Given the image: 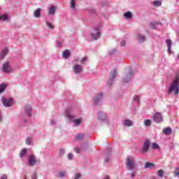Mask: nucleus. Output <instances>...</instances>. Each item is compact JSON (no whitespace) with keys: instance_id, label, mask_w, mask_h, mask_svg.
I'll return each mask as SVG.
<instances>
[{"instance_id":"f257e3e1","label":"nucleus","mask_w":179,"mask_h":179,"mask_svg":"<svg viewBox=\"0 0 179 179\" xmlns=\"http://www.w3.org/2000/svg\"><path fill=\"white\" fill-rule=\"evenodd\" d=\"M173 92H174V94H178L179 93V76H176L169 89V94H171Z\"/></svg>"},{"instance_id":"f03ea898","label":"nucleus","mask_w":179,"mask_h":179,"mask_svg":"<svg viewBox=\"0 0 179 179\" xmlns=\"http://www.w3.org/2000/svg\"><path fill=\"white\" fill-rule=\"evenodd\" d=\"M126 166H127L129 170H135V157H127L126 159Z\"/></svg>"},{"instance_id":"7ed1b4c3","label":"nucleus","mask_w":179,"mask_h":179,"mask_svg":"<svg viewBox=\"0 0 179 179\" xmlns=\"http://www.w3.org/2000/svg\"><path fill=\"white\" fill-rule=\"evenodd\" d=\"M149 148H150V140L146 139L143 143V148L141 150V153L142 155H145V153H148V152L149 151Z\"/></svg>"},{"instance_id":"20e7f679","label":"nucleus","mask_w":179,"mask_h":179,"mask_svg":"<svg viewBox=\"0 0 179 179\" xmlns=\"http://www.w3.org/2000/svg\"><path fill=\"white\" fill-rule=\"evenodd\" d=\"M115 76H117V70L116 69H113L110 72L109 80L108 82V86H111V85H113V81L114 80V79H115Z\"/></svg>"},{"instance_id":"39448f33","label":"nucleus","mask_w":179,"mask_h":179,"mask_svg":"<svg viewBox=\"0 0 179 179\" xmlns=\"http://www.w3.org/2000/svg\"><path fill=\"white\" fill-rule=\"evenodd\" d=\"M99 30V28H95L94 30L91 34L93 40H97L98 38H100L101 34Z\"/></svg>"},{"instance_id":"423d86ee","label":"nucleus","mask_w":179,"mask_h":179,"mask_svg":"<svg viewBox=\"0 0 179 179\" xmlns=\"http://www.w3.org/2000/svg\"><path fill=\"white\" fill-rule=\"evenodd\" d=\"M1 101L5 107H10V106H12V103L13 102V99L12 98L10 99L2 98Z\"/></svg>"},{"instance_id":"0eeeda50","label":"nucleus","mask_w":179,"mask_h":179,"mask_svg":"<svg viewBox=\"0 0 179 179\" xmlns=\"http://www.w3.org/2000/svg\"><path fill=\"white\" fill-rule=\"evenodd\" d=\"M2 71H4L6 73L12 71V69H10V66H9L8 62H6L3 64Z\"/></svg>"},{"instance_id":"6e6552de","label":"nucleus","mask_w":179,"mask_h":179,"mask_svg":"<svg viewBox=\"0 0 179 179\" xmlns=\"http://www.w3.org/2000/svg\"><path fill=\"white\" fill-rule=\"evenodd\" d=\"M134 73L132 72V71H129V73L126 74L125 76L124 77L123 82H124V83H128V82H130L131 78L132 77Z\"/></svg>"},{"instance_id":"1a4fd4ad","label":"nucleus","mask_w":179,"mask_h":179,"mask_svg":"<svg viewBox=\"0 0 179 179\" xmlns=\"http://www.w3.org/2000/svg\"><path fill=\"white\" fill-rule=\"evenodd\" d=\"M73 71H74L75 73H76L78 75V74L82 72V71H83V67H82L79 64H77L73 66Z\"/></svg>"},{"instance_id":"9d476101","label":"nucleus","mask_w":179,"mask_h":179,"mask_svg":"<svg viewBox=\"0 0 179 179\" xmlns=\"http://www.w3.org/2000/svg\"><path fill=\"white\" fill-rule=\"evenodd\" d=\"M37 160L36 159V156L31 155L29 159V166H34L36 165V162Z\"/></svg>"},{"instance_id":"9b49d317","label":"nucleus","mask_w":179,"mask_h":179,"mask_svg":"<svg viewBox=\"0 0 179 179\" xmlns=\"http://www.w3.org/2000/svg\"><path fill=\"white\" fill-rule=\"evenodd\" d=\"M166 44L167 45V48H168V54H171L173 52L171 51V40L170 39H166Z\"/></svg>"},{"instance_id":"f8f14e48","label":"nucleus","mask_w":179,"mask_h":179,"mask_svg":"<svg viewBox=\"0 0 179 179\" xmlns=\"http://www.w3.org/2000/svg\"><path fill=\"white\" fill-rule=\"evenodd\" d=\"M162 132L164 135L169 136L172 132L171 127H166L162 130Z\"/></svg>"},{"instance_id":"ddd939ff","label":"nucleus","mask_w":179,"mask_h":179,"mask_svg":"<svg viewBox=\"0 0 179 179\" xmlns=\"http://www.w3.org/2000/svg\"><path fill=\"white\" fill-rule=\"evenodd\" d=\"M8 52H9V50L8 48H5L4 50H3L0 55V58L1 59H3V58H5V57H6Z\"/></svg>"},{"instance_id":"4468645a","label":"nucleus","mask_w":179,"mask_h":179,"mask_svg":"<svg viewBox=\"0 0 179 179\" xmlns=\"http://www.w3.org/2000/svg\"><path fill=\"white\" fill-rule=\"evenodd\" d=\"M62 57L66 59H67V58H69L71 57V52L69 51V50H66L65 51H64L62 52Z\"/></svg>"},{"instance_id":"2eb2a0df","label":"nucleus","mask_w":179,"mask_h":179,"mask_svg":"<svg viewBox=\"0 0 179 179\" xmlns=\"http://www.w3.org/2000/svg\"><path fill=\"white\" fill-rule=\"evenodd\" d=\"M101 97H103V93L101 92L99 94V96H96L94 100V104L95 106H97V104H99V102L100 101V100H101Z\"/></svg>"},{"instance_id":"dca6fc26","label":"nucleus","mask_w":179,"mask_h":179,"mask_svg":"<svg viewBox=\"0 0 179 179\" xmlns=\"http://www.w3.org/2000/svg\"><path fill=\"white\" fill-rule=\"evenodd\" d=\"M98 120L99 121H104V120H106V114H104L102 112H99L98 113Z\"/></svg>"},{"instance_id":"f3484780","label":"nucleus","mask_w":179,"mask_h":179,"mask_svg":"<svg viewBox=\"0 0 179 179\" xmlns=\"http://www.w3.org/2000/svg\"><path fill=\"white\" fill-rule=\"evenodd\" d=\"M30 111H31V107H30V105H27L25 107V113L27 115H28V117H30L31 115Z\"/></svg>"},{"instance_id":"a211bd4d","label":"nucleus","mask_w":179,"mask_h":179,"mask_svg":"<svg viewBox=\"0 0 179 179\" xmlns=\"http://www.w3.org/2000/svg\"><path fill=\"white\" fill-rule=\"evenodd\" d=\"M155 168V164L150 162H145L144 164V169H153Z\"/></svg>"},{"instance_id":"6ab92c4d","label":"nucleus","mask_w":179,"mask_h":179,"mask_svg":"<svg viewBox=\"0 0 179 179\" xmlns=\"http://www.w3.org/2000/svg\"><path fill=\"white\" fill-rule=\"evenodd\" d=\"M55 10H57V7H55V6H52L49 9V15H54Z\"/></svg>"},{"instance_id":"aec40b11","label":"nucleus","mask_w":179,"mask_h":179,"mask_svg":"<svg viewBox=\"0 0 179 179\" xmlns=\"http://www.w3.org/2000/svg\"><path fill=\"white\" fill-rule=\"evenodd\" d=\"M34 15L35 17H40V15H41V8L36 9L34 11Z\"/></svg>"},{"instance_id":"412c9836","label":"nucleus","mask_w":179,"mask_h":179,"mask_svg":"<svg viewBox=\"0 0 179 179\" xmlns=\"http://www.w3.org/2000/svg\"><path fill=\"white\" fill-rule=\"evenodd\" d=\"M124 127H132L134 124L129 120H126L124 123Z\"/></svg>"},{"instance_id":"4be33fe9","label":"nucleus","mask_w":179,"mask_h":179,"mask_svg":"<svg viewBox=\"0 0 179 179\" xmlns=\"http://www.w3.org/2000/svg\"><path fill=\"white\" fill-rule=\"evenodd\" d=\"M157 122H163V115L161 113H157Z\"/></svg>"},{"instance_id":"5701e85b","label":"nucleus","mask_w":179,"mask_h":179,"mask_svg":"<svg viewBox=\"0 0 179 179\" xmlns=\"http://www.w3.org/2000/svg\"><path fill=\"white\" fill-rule=\"evenodd\" d=\"M137 40L140 42V43H145V36H142V35H138L137 36Z\"/></svg>"},{"instance_id":"b1692460","label":"nucleus","mask_w":179,"mask_h":179,"mask_svg":"<svg viewBox=\"0 0 179 179\" xmlns=\"http://www.w3.org/2000/svg\"><path fill=\"white\" fill-rule=\"evenodd\" d=\"M124 16L126 19H131V17H132V13H131V11H127L124 14Z\"/></svg>"},{"instance_id":"393cba45","label":"nucleus","mask_w":179,"mask_h":179,"mask_svg":"<svg viewBox=\"0 0 179 179\" xmlns=\"http://www.w3.org/2000/svg\"><path fill=\"white\" fill-rule=\"evenodd\" d=\"M144 125L145 127H150L152 125V120L146 119L144 120Z\"/></svg>"},{"instance_id":"a878e982","label":"nucleus","mask_w":179,"mask_h":179,"mask_svg":"<svg viewBox=\"0 0 179 179\" xmlns=\"http://www.w3.org/2000/svg\"><path fill=\"white\" fill-rule=\"evenodd\" d=\"M83 138H85L84 134H80L76 136V141H83Z\"/></svg>"},{"instance_id":"bb28decb","label":"nucleus","mask_w":179,"mask_h":179,"mask_svg":"<svg viewBox=\"0 0 179 179\" xmlns=\"http://www.w3.org/2000/svg\"><path fill=\"white\" fill-rule=\"evenodd\" d=\"M27 154V149L24 148L21 150L20 152V157H24V156H26V155Z\"/></svg>"},{"instance_id":"cd10ccee","label":"nucleus","mask_w":179,"mask_h":179,"mask_svg":"<svg viewBox=\"0 0 179 179\" xmlns=\"http://www.w3.org/2000/svg\"><path fill=\"white\" fill-rule=\"evenodd\" d=\"M81 121L82 120L80 119H75L73 120V122L74 125L78 127L80 124Z\"/></svg>"},{"instance_id":"c85d7f7f","label":"nucleus","mask_w":179,"mask_h":179,"mask_svg":"<svg viewBox=\"0 0 179 179\" xmlns=\"http://www.w3.org/2000/svg\"><path fill=\"white\" fill-rule=\"evenodd\" d=\"M6 89V85H5V83H2L0 85V94L4 92Z\"/></svg>"},{"instance_id":"c756f323","label":"nucleus","mask_w":179,"mask_h":179,"mask_svg":"<svg viewBox=\"0 0 179 179\" xmlns=\"http://www.w3.org/2000/svg\"><path fill=\"white\" fill-rule=\"evenodd\" d=\"M1 20H3L5 22L6 20H9V17L8 16V15L5 14L3 15H1Z\"/></svg>"},{"instance_id":"7c9ffc66","label":"nucleus","mask_w":179,"mask_h":179,"mask_svg":"<svg viewBox=\"0 0 179 179\" xmlns=\"http://www.w3.org/2000/svg\"><path fill=\"white\" fill-rule=\"evenodd\" d=\"M66 115L67 118H69L70 120H72V118H73V115H72L71 113H69V110H66Z\"/></svg>"},{"instance_id":"2f4dec72","label":"nucleus","mask_w":179,"mask_h":179,"mask_svg":"<svg viewBox=\"0 0 179 179\" xmlns=\"http://www.w3.org/2000/svg\"><path fill=\"white\" fill-rule=\"evenodd\" d=\"M157 176L159 177H163V176H164V171H163V169H160L157 171Z\"/></svg>"},{"instance_id":"473e14b6","label":"nucleus","mask_w":179,"mask_h":179,"mask_svg":"<svg viewBox=\"0 0 179 179\" xmlns=\"http://www.w3.org/2000/svg\"><path fill=\"white\" fill-rule=\"evenodd\" d=\"M76 1L75 0H71V8H72V9H75L76 7L75 6L76 4Z\"/></svg>"},{"instance_id":"72a5a7b5","label":"nucleus","mask_w":179,"mask_h":179,"mask_svg":"<svg viewBox=\"0 0 179 179\" xmlns=\"http://www.w3.org/2000/svg\"><path fill=\"white\" fill-rule=\"evenodd\" d=\"M25 143H26L27 145H31V138H30V137L27 138V139L25 141Z\"/></svg>"},{"instance_id":"f704fd0d","label":"nucleus","mask_w":179,"mask_h":179,"mask_svg":"<svg viewBox=\"0 0 179 179\" xmlns=\"http://www.w3.org/2000/svg\"><path fill=\"white\" fill-rule=\"evenodd\" d=\"M80 177H82V175H80V173H77L75 175L74 179H79V178H80Z\"/></svg>"},{"instance_id":"c9c22d12","label":"nucleus","mask_w":179,"mask_h":179,"mask_svg":"<svg viewBox=\"0 0 179 179\" xmlns=\"http://www.w3.org/2000/svg\"><path fill=\"white\" fill-rule=\"evenodd\" d=\"M153 120L155 121V122H157V113H155L153 115Z\"/></svg>"},{"instance_id":"e433bc0d","label":"nucleus","mask_w":179,"mask_h":179,"mask_svg":"<svg viewBox=\"0 0 179 179\" xmlns=\"http://www.w3.org/2000/svg\"><path fill=\"white\" fill-rule=\"evenodd\" d=\"M47 26L49 27L50 29H54V25H52V24H51V22H46Z\"/></svg>"},{"instance_id":"4c0bfd02","label":"nucleus","mask_w":179,"mask_h":179,"mask_svg":"<svg viewBox=\"0 0 179 179\" xmlns=\"http://www.w3.org/2000/svg\"><path fill=\"white\" fill-rule=\"evenodd\" d=\"M59 155V156H64V155H65V150H60Z\"/></svg>"},{"instance_id":"58836bf2","label":"nucleus","mask_w":179,"mask_h":179,"mask_svg":"<svg viewBox=\"0 0 179 179\" xmlns=\"http://www.w3.org/2000/svg\"><path fill=\"white\" fill-rule=\"evenodd\" d=\"M65 176V172L64 171H60L59 173V177L60 178H62V177H64Z\"/></svg>"},{"instance_id":"ea45409f","label":"nucleus","mask_w":179,"mask_h":179,"mask_svg":"<svg viewBox=\"0 0 179 179\" xmlns=\"http://www.w3.org/2000/svg\"><path fill=\"white\" fill-rule=\"evenodd\" d=\"M152 149H157V143H152Z\"/></svg>"},{"instance_id":"a19ab883","label":"nucleus","mask_w":179,"mask_h":179,"mask_svg":"<svg viewBox=\"0 0 179 179\" xmlns=\"http://www.w3.org/2000/svg\"><path fill=\"white\" fill-rule=\"evenodd\" d=\"M74 150L76 153H80V150H82V149H80V148H76Z\"/></svg>"},{"instance_id":"79ce46f5","label":"nucleus","mask_w":179,"mask_h":179,"mask_svg":"<svg viewBox=\"0 0 179 179\" xmlns=\"http://www.w3.org/2000/svg\"><path fill=\"white\" fill-rule=\"evenodd\" d=\"M175 176H179V168H176L175 170Z\"/></svg>"},{"instance_id":"37998d69","label":"nucleus","mask_w":179,"mask_h":179,"mask_svg":"<svg viewBox=\"0 0 179 179\" xmlns=\"http://www.w3.org/2000/svg\"><path fill=\"white\" fill-rule=\"evenodd\" d=\"M156 23H154V22H151L150 23V26L152 27V29H156Z\"/></svg>"},{"instance_id":"c03bdc74","label":"nucleus","mask_w":179,"mask_h":179,"mask_svg":"<svg viewBox=\"0 0 179 179\" xmlns=\"http://www.w3.org/2000/svg\"><path fill=\"white\" fill-rule=\"evenodd\" d=\"M125 44H127V42H125V41H122V42H120L121 47H125Z\"/></svg>"},{"instance_id":"a18cd8bd","label":"nucleus","mask_w":179,"mask_h":179,"mask_svg":"<svg viewBox=\"0 0 179 179\" xmlns=\"http://www.w3.org/2000/svg\"><path fill=\"white\" fill-rule=\"evenodd\" d=\"M72 157H73V154L70 153L68 155V159L69 160H72Z\"/></svg>"},{"instance_id":"49530a36","label":"nucleus","mask_w":179,"mask_h":179,"mask_svg":"<svg viewBox=\"0 0 179 179\" xmlns=\"http://www.w3.org/2000/svg\"><path fill=\"white\" fill-rule=\"evenodd\" d=\"M85 61H87V57H85L81 59L80 63L83 64V62H85Z\"/></svg>"},{"instance_id":"de8ad7c7","label":"nucleus","mask_w":179,"mask_h":179,"mask_svg":"<svg viewBox=\"0 0 179 179\" xmlns=\"http://www.w3.org/2000/svg\"><path fill=\"white\" fill-rule=\"evenodd\" d=\"M32 179H37V173L34 172L32 175Z\"/></svg>"},{"instance_id":"09e8293b","label":"nucleus","mask_w":179,"mask_h":179,"mask_svg":"<svg viewBox=\"0 0 179 179\" xmlns=\"http://www.w3.org/2000/svg\"><path fill=\"white\" fill-rule=\"evenodd\" d=\"M0 179H8V176H6V174H3L1 176Z\"/></svg>"},{"instance_id":"8fccbe9b","label":"nucleus","mask_w":179,"mask_h":179,"mask_svg":"<svg viewBox=\"0 0 179 179\" xmlns=\"http://www.w3.org/2000/svg\"><path fill=\"white\" fill-rule=\"evenodd\" d=\"M157 6H162V1H157Z\"/></svg>"},{"instance_id":"3c124183","label":"nucleus","mask_w":179,"mask_h":179,"mask_svg":"<svg viewBox=\"0 0 179 179\" xmlns=\"http://www.w3.org/2000/svg\"><path fill=\"white\" fill-rule=\"evenodd\" d=\"M57 45H58V47H62V43L61 42L58 41L57 42Z\"/></svg>"},{"instance_id":"603ef678","label":"nucleus","mask_w":179,"mask_h":179,"mask_svg":"<svg viewBox=\"0 0 179 179\" xmlns=\"http://www.w3.org/2000/svg\"><path fill=\"white\" fill-rule=\"evenodd\" d=\"M153 5H154L155 6H157V0H155V1L153 2Z\"/></svg>"},{"instance_id":"864d4df0","label":"nucleus","mask_w":179,"mask_h":179,"mask_svg":"<svg viewBox=\"0 0 179 179\" xmlns=\"http://www.w3.org/2000/svg\"><path fill=\"white\" fill-rule=\"evenodd\" d=\"M131 178H135V173H131Z\"/></svg>"},{"instance_id":"5fc2aeb1","label":"nucleus","mask_w":179,"mask_h":179,"mask_svg":"<svg viewBox=\"0 0 179 179\" xmlns=\"http://www.w3.org/2000/svg\"><path fill=\"white\" fill-rule=\"evenodd\" d=\"M79 62V58L75 59V62Z\"/></svg>"},{"instance_id":"6e6d98bb","label":"nucleus","mask_w":179,"mask_h":179,"mask_svg":"<svg viewBox=\"0 0 179 179\" xmlns=\"http://www.w3.org/2000/svg\"><path fill=\"white\" fill-rule=\"evenodd\" d=\"M108 160H109L108 158H106V159H105L106 163L108 162Z\"/></svg>"},{"instance_id":"4d7b16f0","label":"nucleus","mask_w":179,"mask_h":179,"mask_svg":"<svg viewBox=\"0 0 179 179\" xmlns=\"http://www.w3.org/2000/svg\"><path fill=\"white\" fill-rule=\"evenodd\" d=\"M157 24H161V26H163V23L162 22H158Z\"/></svg>"},{"instance_id":"13d9d810","label":"nucleus","mask_w":179,"mask_h":179,"mask_svg":"<svg viewBox=\"0 0 179 179\" xmlns=\"http://www.w3.org/2000/svg\"><path fill=\"white\" fill-rule=\"evenodd\" d=\"M0 121H2V117L0 115Z\"/></svg>"},{"instance_id":"bf43d9fd","label":"nucleus","mask_w":179,"mask_h":179,"mask_svg":"<svg viewBox=\"0 0 179 179\" xmlns=\"http://www.w3.org/2000/svg\"><path fill=\"white\" fill-rule=\"evenodd\" d=\"M159 148H160V147L159 145H157V149H159Z\"/></svg>"},{"instance_id":"052dcab7","label":"nucleus","mask_w":179,"mask_h":179,"mask_svg":"<svg viewBox=\"0 0 179 179\" xmlns=\"http://www.w3.org/2000/svg\"><path fill=\"white\" fill-rule=\"evenodd\" d=\"M0 20H1V15H0Z\"/></svg>"}]
</instances>
